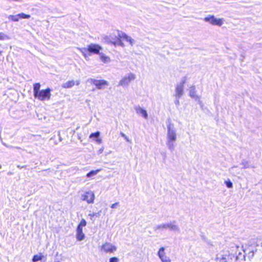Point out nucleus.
<instances>
[{
  "label": "nucleus",
  "mask_w": 262,
  "mask_h": 262,
  "mask_svg": "<svg viewBox=\"0 0 262 262\" xmlns=\"http://www.w3.org/2000/svg\"><path fill=\"white\" fill-rule=\"evenodd\" d=\"M100 169H97L95 170H92L89 173L86 174V177L88 178H92L94 176H95L98 172L100 171Z\"/></svg>",
  "instance_id": "obj_19"
},
{
  "label": "nucleus",
  "mask_w": 262,
  "mask_h": 262,
  "mask_svg": "<svg viewBox=\"0 0 262 262\" xmlns=\"http://www.w3.org/2000/svg\"><path fill=\"white\" fill-rule=\"evenodd\" d=\"M119 206V202H116L111 206V208L112 209L117 208Z\"/></svg>",
  "instance_id": "obj_30"
},
{
  "label": "nucleus",
  "mask_w": 262,
  "mask_h": 262,
  "mask_svg": "<svg viewBox=\"0 0 262 262\" xmlns=\"http://www.w3.org/2000/svg\"><path fill=\"white\" fill-rule=\"evenodd\" d=\"M18 168H21V167L19 166V165L17 166Z\"/></svg>",
  "instance_id": "obj_38"
},
{
  "label": "nucleus",
  "mask_w": 262,
  "mask_h": 262,
  "mask_svg": "<svg viewBox=\"0 0 262 262\" xmlns=\"http://www.w3.org/2000/svg\"><path fill=\"white\" fill-rule=\"evenodd\" d=\"M11 172H8V174H11Z\"/></svg>",
  "instance_id": "obj_40"
},
{
  "label": "nucleus",
  "mask_w": 262,
  "mask_h": 262,
  "mask_svg": "<svg viewBox=\"0 0 262 262\" xmlns=\"http://www.w3.org/2000/svg\"><path fill=\"white\" fill-rule=\"evenodd\" d=\"M166 223V229H168L170 231L174 232H180V228L177 224V221H172Z\"/></svg>",
  "instance_id": "obj_10"
},
{
  "label": "nucleus",
  "mask_w": 262,
  "mask_h": 262,
  "mask_svg": "<svg viewBox=\"0 0 262 262\" xmlns=\"http://www.w3.org/2000/svg\"><path fill=\"white\" fill-rule=\"evenodd\" d=\"M78 50L82 53L83 55L85 54V53H88V52H89L88 48H79Z\"/></svg>",
  "instance_id": "obj_29"
},
{
  "label": "nucleus",
  "mask_w": 262,
  "mask_h": 262,
  "mask_svg": "<svg viewBox=\"0 0 262 262\" xmlns=\"http://www.w3.org/2000/svg\"><path fill=\"white\" fill-rule=\"evenodd\" d=\"M167 127L166 145L168 149L172 151L174 149L175 142L177 140L176 130L174 124L170 122L167 123Z\"/></svg>",
  "instance_id": "obj_1"
},
{
  "label": "nucleus",
  "mask_w": 262,
  "mask_h": 262,
  "mask_svg": "<svg viewBox=\"0 0 262 262\" xmlns=\"http://www.w3.org/2000/svg\"><path fill=\"white\" fill-rule=\"evenodd\" d=\"M42 258L43 255H35L32 258V261L33 262H36L39 260H41Z\"/></svg>",
  "instance_id": "obj_23"
},
{
  "label": "nucleus",
  "mask_w": 262,
  "mask_h": 262,
  "mask_svg": "<svg viewBox=\"0 0 262 262\" xmlns=\"http://www.w3.org/2000/svg\"><path fill=\"white\" fill-rule=\"evenodd\" d=\"M88 82L96 86L98 90H104L110 84L109 82L105 80H97L93 78H89Z\"/></svg>",
  "instance_id": "obj_3"
},
{
  "label": "nucleus",
  "mask_w": 262,
  "mask_h": 262,
  "mask_svg": "<svg viewBox=\"0 0 262 262\" xmlns=\"http://www.w3.org/2000/svg\"><path fill=\"white\" fill-rule=\"evenodd\" d=\"M40 83H36L33 84L34 97L42 101L50 100L51 96V89L48 88L46 90H40Z\"/></svg>",
  "instance_id": "obj_2"
},
{
  "label": "nucleus",
  "mask_w": 262,
  "mask_h": 262,
  "mask_svg": "<svg viewBox=\"0 0 262 262\" xmlns=\"http://www.w3.org/2000/svg\"><path fill=\"white\" fill-rule=\"evenodd\" d=\"M81 199L86 201L88 204L93 203L95 199V194L91 190L88 191L82 194Z\"/></svg>",
  "instance_id": "obj_8"
},
{
  "label": "nucleus",
  "mask_w": 262,
  "mask_h": 262,
  "mask_svg": "<svg viewBox=\"0 0 262 262\" xmlns=\"http://www.w3.org/2000/svg\"><path fill=\"white\" fill-rule=\"evenodd\" d=\"M8 2L12 3V2H20L23 0H6Z\"/></svg>",
  "instance_id": "obj_33"
},
{
  "label": "nucleus",
  "mask_w": 262,
  "mask_h": 262,
  "mask_svg": "<svg viewBox=\"0 0 262 262\" xmlns=\"http://www.w3.org/2000/svg\"><path fill=\"white\" fill-rule=\"evenodd\" d=\"M174 103L176 105H179V99H176Z\"/></svg>",
  "instance_id": "obj_36"
},
{
  "label": "nucleus",
  "mask_w": 262,
  "mask_h": 262,
  "mask_svg": "<svg viewBox=\"0 0 262 262\" xmlns=\"http://www.w3.org/2000/svg\"><path fill=\"white\" fill-rule=\"evenodd\" d=\"M96 141L98 144H100L102 142V140L101 139H99V138H98L96 139Z\"/></svg>",
  "instance_id": "obj_34"
},
{
  "label": "nucleus",
  "mask_w": 262,
  "mask_h": 262,
  "mask_svg": "<svg viewBox=\"0 0 262 262\" xmlns=\"http://www.w3.org/2000/svg\"><path fill=\"white\" fill-rule=\"evenodd\" d=\"M100 212H101V211H99L98 212H92V213L89 214L88 216L90 217V219L92 221H94L95 217H99L100 216Z\"/></svg>",
  "instance_id": "obj_20"
},
{
  "label": "nucleus",
  "mask_w": 262,
  "mask_h": 262,
  "mask_svg": "<svg viewBox=\"0 0 262 262\" xmlns=\"http://www.w3.org/2000/svg\"><path fill=\"white\" fill-rule=\"evenodd\" d=\"M185 80H183L181 82L177 84L175 89L174 97L176 99L181 98L184 94V85Z\"/></svg>",
  "instance_id": "obj_7"
},
{
  "label": "nucleus",
  "mask_w": 262,
  "mask_h": 262,
  "mask_svg": "<svg viewBox=\"0 0 262 262\" xmlns=\"http://www.w3.org/2000/svg\"><path fill=\"white\" fill-rule=\"evenodd\" d=\"M217 259H220V258L217 257ZM221 260H222V262H227L226 256L223 255L222 258H221Z\"/></svg>",
  "instance_id": "obj_32"
},
{
  "label": "nucleus",
  "mask_w": 262,
  "mask_h": 262,
  "mask_svg": "<svg viewBox=\"0 0 262 262\" xmlns=\"http://www.w3.org/2000/svg\"><path fill=\"white\" fill-rule=\"evenodd\" d=\"M10 37L3 32H0V40H8Z\"/></svg>",
  "instance_id": "obj_22"
},
{
  "label": "nucleus",
  "mask_w": 262,
  "mask_h": 262,
  "mask_svg": "<svg viewBox=\"0 0 262 262\" xmlns=\"http://www.w3.org/2000/svg\"><path fill=\"white\" fill-rule=\"evenodd\" d=\"M83 55L84 56V57L85 58H86L88 57V53H85V54H83Z\"/></svg>",
  "instance_id": "obj_37"
},
{
  "label": "nucleus",
  "mask_w": 262,
  "mask_h": 262,
  "mask_svg": "<svg viewBox=\"0 0 262 262\" xmlns=\"http://www.w3.org/2000/svg\"><path fill=\"white\" fill-rule=\"evenodd\" d=\"M1 168H2V165H1V164H0V169H1Z\"/></svg>",
  "instance_id": "obj_39"
},
{
  "label": "nucleus",
  "mask_w": 262,
  "mask_h": 262,
  "mask_svg": "<svg viewBox=\"0 0 262 262\" xmlns=\"http://www.w3.org/2000/svg\"><path fill=\"white\" fill-rule=\"evenodd\" d=\"M103 150H104V148H103V147L101 148L98 150V154H101L103 152Z\"/></svg>",
  "instance_id": "obj_35"
},
{
  "label": "nucleus",
  "mask_w": 262,
  "mask_h": 262,
  "mask_svg": "<svg viewBox=\"0 0 262 262\" xmlns=\"http://www.w3.org/2000/svg\"><path fill=\"white\" fill-rule=\"evenodd\" d=\"M85 237V235L83 233L82 228L77 227L76 229V238L79 241L83 240Z\"/></svg>",
  "instance_id": "obj_17"
},
{
  "label": "nucleus",
  "mask_w": 262,
  "mask_h": 262,
  "mask_svg": "<svg viewBox=\"0 0 262 262\" xmlns=\"http://www.w3.org/2000/svg\"><path fill=\"white\" fill-rule=\"evenodd\" d=\"M189 95L190 97L194 99L195 101H197L200 105L202 104V101H201V97L196 93L195 88L194 86H191L190 88L189 91Z\"/></svg>",
  "instance_id": "obj_12"
},
{
  "label": "nucleus",
  "mask_w": 262,
  "mask_h": 262,
  "mask_svg": "<svg viewBox=\"0 0 262 262\" xmlns=\"http://www.w3.org/2000/svg\"><path fill=\"white\" fill-rule=\"evenodd\" d=\"M204 20L209 23L212 26H217L221 27L224 24V18H217L214 15H210L205 17L204 18Z\"/></svg>",
  "instance_id": "obj_5"
},
{
  "label": "nucleus",
  "mask_w": 262,
  "mask_h": 262,
  "mask_svg": "<svg viewBox=\"0 0 262 262\" xmlns=\"http://www.w3.org/2000/svg\"><path fill=\"white\" fill-rule=\"evenodd\" d=\"M101 49L99 45L94 43H91L88 46L89 52L96 54H99L100 53L99 51Z\"/></svg>",
  "instance_id": "obj_13"
},
{
  "label": "nucleus",
  "mask_w": 262,
  "mask_h": 262,
  "mask_svg": "<svg viewBox=\"0 0 262 262\" xmlns=\"http://www.w3.org/2000/svg\"><path fill=\"white\" fill-rule=\"evenodd\" d=\"M100 59L102 62L104 63H107L111 62V58L108 56H106L103 53H100L99 54Z\"/></svg>",
  "instance_id": "obj_18"
},
{
  "label": "nucleus",
  "mask_w": 262,
  "mask_h": 262,
  "mask_svg": "<svg viewBox=\"0 0 262 262\" xmlns=\"http://www.w3.org/2000/svg\"><path fill=\"white\" fill-rule=\"evenodd\" d=\"M119 259L116 257H112L109 259V262H119Z\"/></svg>",
  "instance_id": "obj_28"
},
{
  "label": "nucleus",
  "mask_w": 262,
  "mask_h": 262,
  "mask_svg": "<svg viewBox=\"0 0 262 262\" xmlns=\"http://www.w3.org/2000/svg\"><path fill=\"white\" fill-rule=\"evenodd\" d=\"M86 225V222L84 219H82L78 225L77 227H80V228H82V227H85Z\"/></svg>",
  "instance_id": "obj_26"
},
{
  "label": "nucleus",
  "mask_w": 262,
  "mask_h": 262,
  "mask_svg": "<svg viewBox=\"0 0 262 262\" xmlns=\"http://www.w3.org/2000/svg\"><path fill=\"white\" fill-rule=\"evenodd\" d=\"M55 262H59V261H55Z\"/></svg>",
  "instance_id": "obj_41"
},
{
  "label": "nucleus",
  "mask_w": 262,
  "mask_h": 262,
  "mask_svg": "<svg viewBox=\"0 0 262 262\" xmlns=\"http://www.w3.org/2000/svg\"><path fill=\"white\" fill-rule=\"evenodd\" d=\"M120 135H121L122 137H123V138H124V139H125L126 141H127V142H131V141H130V140L129 139V138H128L127 136H126V135H125L123 133L121 132V133H120Z\"/></svg>",
  "instance_id": "obj_27"
},
{
  "label": "nucleus",
  "mask_w": 262,
  "mask_h": 262,
  "mask_svg": "<svg viewBox=\"0 0 262 262\" xmlns=\"http://www.w3.org/2000/svg\"><path fill=\"white\" fill-rule=\"evenodd\" d=\"M136 79V75L133 73H129L123 77L119 82V85L122 87H127L131 81Z\"/></svg>",
  "instance_id": "obj_6"
},
{
  "label": "nucleus",
  "mask_w": 262,
  "mask_h": 262,
  "mask_svg": "<svg viewBox=\"0 0 262 262\" xmlns=\"http://www.w3.org/2000/svg\"><path fill=\"white\" fill-rule=\"evenodd\" d=\"M80 82L79 81L70 80L67 81L62 85V87L64 89H70L72 88L75 84L78 85Z\"/></svg>",
  "instance_id": "obj_16"
},
{
  "label": "nucleus",
  "mask_w": 262,
  "mask_h": 262,
  "mask_svg": "<svg viewBox=\"0 0 262 262\" xmlns=\"http://www.w3.org/2000/svg\"><path fill=\"white\" fill-rule=\"evenodd\" d=\"M163 229H166V223H163L161 224L158 225L155 227V230H162Z\"/></svg>",
  "instance_id": "obj_21"
},
{
  "label": "nucleus",
  "mask_w": 262,
  "mask_h": 262,
  "mask_svg": "<svg viewBox=\"0 0 262 262\" xmlns=\"http://www.w3.org/2000/svg\"><path fill=\"white\" fill-rule=\"evenodd\" d=\"M100 251L105 253L112 254L117 250V247L110 242H105L100 247Z\"/></svg>",
  "instance_id": "obj_4"
},
{
  "label": "nucleus",
  "mask_w": 262,
  "mask_h": 262,
  "mask_svg": "<svg viewBox=\"0 0 262 262\" xmlns=\"http://www.w3.org/2000/svg\"><path fill=\"white\" fill-rule=\"evenodd\" d=\"M30 17L31 16L29 14H26L21 13L15 15H10L8 17V18L10 20L16 22L18 21L20 18L28 19L30 18Z\"/></svg>",
  "instance_id": "obj_11"
},
{
  "label": "nucleus",
  "mask_w": 262,
  "mask_h": 262,
  "mask_svg": "<svg viewBox=\"0 0 262 262\" xmlns=\"http://www.w3.org/2000/svg\"><path fill=\"white\" fill-rule=\"evenodd\" d=\"M117 35L119 38L128 42L132 47H133L136 43V40L134 38L131 36L127 35L124 32L118 31Z\"/></svg>",
  "instance_id": "obj_9"
},
{
  "label": "nucleus",
  "mask_w": 262,
  "mask_h": 262,
  "mask_svg": "<svg viewBox=\"0 0 262 262\" xmlns=\"http://www.w3.org/2000/svg\"><path fill=\"white\" fill-rule=\"evenodd\" d=\"M241 165L243 166L242 168H247L250 167V165L248 162L245 160L242 162Z\"/></svg>",
  "instance_id": "obj_25"
},
{
  "label": "nucleus",
  "mask_w": 262,
  "mask_h": 262,
  "mask_svg": "<svg viewBox=\"0 0 262 262\" xmlns=\"http://www.w3.org/2000/svg\"><path fill=\"white\" fill-rule=\"evenodd\" d=\"M100 132H97L95 133H92L90 135V138H95L96 139L98 138L100 136Z\"/></svg>",
  "instance_id": "obj_24"
},
{
  "label": "nucleus",
  "mask_w": 262,
  "mask_h": 262,
  "mask_svg": "<svg viewBox=\"0 0 262 262\" xmlns=\"http://www.w3.org/2000/svg\"><path fill=\"white\" fill-rule=\"evenodd\" d=\"M158 255L162 262H170V259L165 255V248L164 247H161L159 249L158 252Z\"/></svg>",
  "instance_id": "obj_14"
},
{
  "label": "nucleus",
  "mask_w": 262,
  "mask_h": 262,
  "mask_svg": "<svg viewBox=\"0 0 262 262\" xmlns=\"http://www.w3.org/2000/svg\"><path fill=\"white\" fill-rule=\"evenodd\" d=\"M226 184L228 188H232L233 186L232 183L230 181H226Z\"/></svg>",
  "instance_id": "obj_31"
},
{
  "label": "nucleus",
  "mask_w": 262,
  "mask_h": 262,
  "mask_svg": "<svg viewBox=\"0 0 262 262\" xmlns=\"http://www.w3.org/2000/svg\"><path fill=\"white\" fill-rule=\"evenodd\" d=\"M135 110L137 114L141 115L145 119L148 118V114L145 110L142 108L139 105L136 106L135 107Z\"/></svg>",
  "instance_id": "obj_15"
}]
</instances>
